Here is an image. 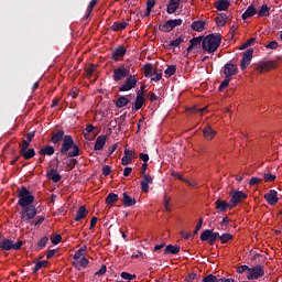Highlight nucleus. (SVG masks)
I'll return each instance as SVG.
<instances>
[{"instance_id":"ea45409f","label":"nucleus","mask_w":282,"mask_h":282,"mask_svg":"<svg viewBox=\"0 0 282 282\" xmlns=\"http://www.w3.org/2000/svg\"><path fill=\"white\" fill-rule=\"evenodd\" d=\"M85 252H87V245H85L84 247H82L79 250L75 252L74 254L75 261H78L80 257H85Z\"/></svg>"},{"instance_id":"6ab92c4d","label":"nucleus","mask_w":282,"mask_h":282,"mask_svg":"<svg viewBox=\"0 0 282 282\" xmlns=\"http://www.w3.org/2000/svg\"><path fill=\"white\" fill-rule=\"evenodd\" d=\"M105 144H107V135H99L96 139L94 151H102V149H105Z\"/></svg>"},{"instance_id":"680f3d73","label":"nucleus","mask_w":282,"mask_h":282,"mask_svg":"<svg viewBox=\"0 0 282 282\" xmlns=\"http://www.w3.org/2000/svg\"><path fill=\"white\" fill-rule=\"evenodd\" d=\"M118 147H119V144H118V143H115V144H112V145H110V147L108 148V151H109L108 158L111 156V155H113V152H116V151L118 150Z\"/></svg>"},{"instance_id":"c03bdc74","label":"nucleus","mask_w":282,"mask_h":282,"mask_svg":"<svg viewBox=\"0 0 282 282\" xmlns=\"http://www.w3.org/2000/svg\"><path fill=\"white\" fill-rule=\"evenodd\" d=\"M175 72H177V66L175 65H170L167 66V68L165 69L164 74L166 76H174Z\"/></svg>"},{"instance_id":"c9c22d12","label":"nucleus","mask_w":282,"mask_h":282,"mask_svg":"<svg viewBox=\"0 0 282 282\" xmlns=\"http://www.w3.org/2000/svg\"><path fill=\"white\" fill-rule=\"evenodd\" d=\"M94 129H96V127H94V124H88L85 130H84V135L87 140H94V137H91V133H94Z\"/></svg>"},{"instance_id":"f3484780","label":"nucleus","mask_w":282,"mask_h":282,"mask_svg":"<svg viewBox=\"0 0 282 282\" xmlns=\"http://www.w3.org/2000/svg\"><path fill=\"white\" fill-rule=\"evenodd\" d=\"M143 180L141 181V191L143 193H149V185L153 184V176L147 174L141 176Z\"/></svg>"},{"instance_id":"6e6d98bb","label":"nucleus","mask_w":282,"mask_h":282,"mask_svg":"<svg viewBox=\"0 0 282 282\" xmlns=\"http://www.w3.org/2000/svg\"><path fill=\"white\" fill-rule=\"evenodd\" d=\"M204 225V218H199L198 223L194 229L193 235H197V232H199V230H202V226Z\"/></svg>"},{"instance_id":"f03ea898","label":"nucleus","mask_w":282,"mask_h":282,"mask_svg":"<svg viewBox=\"0 0 282 282\" xmlns=\"http://www.w3.org/2000/svg\"><path fill=\"white\" fill-rule=\"evenodd\" d=\"M51 142L53 144H61V154L68 155V158H78L80 155V148L74 142V138L67 134L65 135V130L58 129L51 133Z\"/></svg>"},{"instance_id":"a19ab883","label":"nucleus","mask_w":282,"mask_h":282,"mask_svg":"<svg viewBox=\"0 0 282 282\" xmlns=\"http://www.w3.org/2000/svg\"><path fill=\"white\" fill-rule=\"evenodd\" d=\"M218 239L221 243H228V241H232V235L231 234H223V235H219Z\"/></svg>"},{"instance_id":"cd10ccee","label":"nucleus","mask_w":282,"mask_h":282,"mask_svg":"<svg viewBox=\"0 0 282 282\" xmlns=\"http://www.w3.org/2000/svg\"><path fill=\"white\" fill-rule=\"evenodd\" d=\"M129 102H131V100H129V97L120 96L116 100V107H118V109H122V107H127V105H129Z\"/></svg>"},{"instance_id":"49530a36","label":"nucleus","mask_w":282,"mask_h":282,"mask_svg":"<svg viewBox=\"0 0 282 282\" xmlns=\"http://www.w3.org/2000/svg\"><path fill=\"white\" fill-rule=\"evenodd\" d=\"M151 80H154L155 83H158L159 80H162V70H154L152 73Z\"/></svg>"},{"instance_id":"5fc2aeb1","label":"nucleus","mask_w":282,"mask_h":282,"mask_svg":"<svg viewBox=\"0 0 282 282\" xmlns=\"http://www.w3.org/2000/svg\"><path fill=\"white\" fill-rule=\"evenodd\" d=\"M61 241H63V236H61L59 234L51 238V242L53 243V246H58Z\"/></svg>"},{"instance_id":"dca6fc26","label":"nucleus","mask_w":282,"mask_h":282,"mask_svg":"<svg viewBox=\"0 0 282 282\" xmlns=\"http://www.w3.org/2000/svg\"><path fill=\"white\" fill-rule=\"evenodd\" d=\"M46 177L47 180H52V182H54V184H58V182H61L62 176L61 174H58V170L57 169H51L46 172Z\"/></svg>"},{"instance_id":"393cba45","label":"nucleus","mask_w":282,"mask_h":282,"mask_svg":"<svg viewBox=\"0 0 282 282\" xmlns=\"http://www.w3.org/2000/svg\"><path fill=\"white\" fill-rule=\"evenodd\" d=\"M144 102H147V99L144 97L137 96L132 106V111H140V108L144 107Z\"/></svg>"},{"instance_id":"9d476101","label":"nucleus","mask_w":282,"mask_h":282,"mask_svg":"<svg viewBox=\"0 0 282 282\" xmlns=\"http://www.w3.org/2000/svg\"><path fill=\"white\" fill-rule=\"evenodd\" d=\"M252 54H254V50L253 48H248L241 58L240 62V68L242 69V72L245 69H248V66L250 65V63H252Z\"/></svg>"},{"instance_id":"39448f33","label":"nucleus","mask_w":282,"mask_h":282,"mask_svg":"<svg viewBox=\"0 0 282 282\" xmlns=\"http://www.w3.org/2000/svg\"><path fill=\"white\" fill-rule=\"evenodd\" d=\"M262 276H265V269L263 265L258 264L248 269V281H258V279H262Z\"/></svg>"},{"instance_id":"58836bf2","label":"nucleus","mask_w":282,"mask_h":282,"mask_svg":"<svg viewBox=\"0 0 282 282\" xmlns=\"http://www.w3.org/2000/svg\"><path fill=\"white\" fill-rule=\"evenodd\" d=\"M258 17H270V9L268 4H263L258 11Z\"/></svg>"},{"instance_id":"f8f14e48","label":"nucleus","mask_w":282,"mask_h":282,"mask_svg":"<svg viewBox=\"0 0 282 282\" xmlns=\"http://www.w3.org/2000/svg\"><path fill=\"white\" fill-rule=\"evenodd\" d=\"M243 199H248V194L241 192V191H234L231 193V198H230V203H231V206L235 208V206H237L238 204H241V202Z\"/></svg>"},{"instance_id":"7ed1b4c3","label":"nucleus","mask_w":282,"mask_h":282,"mask_svg":"<svg viewBox=\"0 0 282 282\" xmlns=\"http://www.w3.org/2000/svg\"><path fill=\"white\" fill-rule=\"evenodd\" d=\"M219 45H221V34L212 33L203 39L202 50L207 54H215L219 50Z\"/></svg>"},{"instance_id":"412c9836","label":"nucleus","mask_w":282,"mask_h":282,"mask_svg":"<svg viewBox=\"0 0 282 282\" xmlns=\"http://www.w3.org/2000/svg\"><path fill=\"white\" fill-rule=\"evenodd\" d=\"M215 8L218 10V12H225L230 8V1L229 0H218L215 2Z\"/></svg>"},{"instance_id":"f704fd0d","label":"nucleus","mask_w":282,"mask_h":282,"mask_svg":"<svg viewBox=\"0 0 282 282\" xmlns=\"http://www.w3.org/2000/svg\"><path fill=\"white\" fill-rule=\"evenodd\" d=\"M226 21H228V14L226 13H219L218 17H216V24L224 28L226 25Z\"/></svg>"},{"instance_id":"aec40b11","label":"nucleus","mask_w":282,"mask_h":282,"mask_svg":"<svg viewBox=\"0 0 282 282\" xmlns=\"http://www.w3.org/2000/svg\"><path fill=\"white\" fill-rule=\"evenodd\" d=\"M203 135L205 140H213L217 135V131L213 129L209 124H207L203 130Z\"/></svg>"},{"instance_id":"338daca9","label":"nucleus","mask_w":282,"mask_h":282,"mask_svg":"<svg viewBox=\"0 0 282 282\" xmlns=\"http://www.w3.org/2000/svg\"><path fill=\"white\" fill-rule=\"evenodd\" d=\"M260 182H261V178H259V177H251L250 181H249V185L250 186H254L257 184H260Z\"/></svg>"},{"instance_id":"c756f323","label":"nucleus","mask_w":282,"mask_h":282,"mask_svg":"<svg viewBox=\"0 0 282 282\" xmlns=\"http://www.w3.org/2000/svg\"><path fill=\"white\" fill-rule=\"evenodd\" d=\"M54 153H56V150L52 145H46L39 151V155L52 156Z\"/></svg>"},{"instance_id":"a878e982","label":"nucleus","mask_w":282,"mask_h":282,"mask_svg":"<svg viewBox=\"0 0 282 282\" xmlns=\"http://www.w3.org/2000/svg\"><path fill=\"white\" fill-rule=\"evenodd\" d=\"M206 25V21L204 20H196L192 23L191 28L194 32H204V28Z\"/></svg>"},{"instance_id":"7c9ffc66","label":"nucleus","mask_w":282,"mask_h":282,"mask_svg":"<svg viewBox=\"0 0 282 282\" xmlns=\"http://www.w3.org/2000/svg\"><path fill=\"white\" fill-rule=\"evenodd\" d=\"M254 14H257V9L254 8V6L251 4L242 13V19L243 21H246L247 19H250V17H254Z\"/></svg>"},{"instance_id":"4468645a","label":"nucleus","mask_w":282,"mask_h":282,"mask_svg":"<svg viewBox=\"0 0 282 282\" xmlns=\"http://www.w3.org/2000/svg\"><path fill=\"white\" fill-rule=\"evenodd\" d=\"M279 195L276 191L270 189L267 194H264V199L270 206H276L279 204Z\"/></svg>"},{"instance_id":"9b49d317","label":"nucleus","mask_w":282,"mask_h":282,"mask_svg":"<svg viewBox=\"0 0 282 282\" xmlns=\"http://www.w3.org/2000/svg\"><path fill=\"white\" fill-rule=\"evenodd\" d=\"M237 72H239V68L236 64L227 63L223 67V73L225 74V78L232 79V76H237Z\"/></svg>"},{"instance_id":"052dcab7","label":"nucleus","mask_w":282,"mask_h":282,"mask_svg":"<svg viewBox=\"0 0 282 282\" xmlns=\"http://www.w3.org/2000/svg\"><path fill=\"white\" fill-rule=\"evenodd\" d=\"M248 270H250V267H248L246 264L240 265V267L237 268L238 274H243V272H247V274H248Z\"/></svg>"},{"instance_id":"8fccbe9b","label":"nucleus","mask_w":282,"mask_h":282,"mask_svg":"<svg viewBox=\"0 0 282 282\" xmlns=\"http://www.w3.org/2000/svg\"><path fill=\"white\" fill-rule=\"evenodd\" d=\"M218 281H219V276L213 275V274H208L207 276L203 278V282H218Z\"/></svg>"},{"instance_id":"0eeeda50","label":"nucleus","mask_w":282,"mask_h":282,"mask_svg":"<svg viewBox=\"0 0 282 282\" xmlns=\"http://www.w3.org/2000/svg\"><path fill=\"white\" fill-rule=\"evenodd\" d=\"M184 23V20L182 19H174V20H167L164 24L159 25V30L161 32H172V30H175V28H180Z\"/></svg>"},{"instance_id":"20e7f679","label":"nucleus","mask_w":282,"mask_h":282,"mask_svg":"<svg viewBox=\"0 0 282 282\" xmlns=\"http://www.w3.org/2000/svg\"><path fill=\"white\" fill-rule=\"evenodd\" d=\"M131 76V66L120 65L118 68L113 69L112 79L115 83H120V80Z\"/></svg>"},{"instance_id":"1a4fd4ad","label":"nucleus","mask_w":282,"mask_h":282,"mask_svg":"<svg viewBox=\"0 0 282 282\" xmlns=\"http://www.w3.org/2000/svg\"><path fill=\"white\" fill-rule=\"evenodd\" d=\"M137 85L138 78L135 75H130L126 77L124 83L119 86V91H131V89H135Z\"/></svg>"},{"instance_id":"13d9d810","label":"nucleus","mask_w":282,"mask_h":282,"mask_svg":"<svg viewBox=\"0 0 282 282\" xmlns=\"http://www.w3.org/2000/svg\"><path fill=\"white\" fill-rule=\"evenodd\" d=\"M43 221H45V216H40V217H37V220L31 221V226H41V224H43Z\"/></svg>"},{"instance_id":"2eb2a0df","label":"nucleus","mask_w":282,"mask_h":282,"mask_svg":"<svg viewBox=\"0 0 282 282\" xmlns=\"http://www.w3.org/2000/svg\"><path fill=\"white\" fill-rule=\"evenodd\" d=\"M215 206H216V210L218 212V213H226L227 212V209H229V210H232V203H228V202H226V200H221V199H217L216 202H215Z\"/></svg>"},{"instance_id":"603ef678","label":"nucleus","mask_w":282,"mask_h":282,"mask_svg":"<svg viewBox=\"0 0 282 282\" xmlns=\"http://www.w3.org/2000/svg\"><path fill=\"white\" fill-rule=\"evenodd\" d=\"M163 200H164V208H165V210L167 212V213H171V197H169V196H164L163 197Z\"/></svg>"},{"instance_id":"774afa93","label":"nucleus","mask_w":282,"mask_h":282,"mask_svg":"<svg viewBox=\"0 0 282 282\" xmlns=\"http://www.w3.org/2000/svg\"><path fill=\"white\" fill-rule=\"evenodd\" d=\"M139 158L140 160H142L143 164H147V162H149V154L147 153H140Z\"/></svg>"},{"instance_id":"09e8293b","label":"nucleus","mask_w":282,"mask_h":282,"mask_svg":"<svg viewBox=\"0 0 282 282\" xmlns=\"http://www.w3.org/2000/svg\"><path fill=\"white\" fill-rule=\"evenodd\" d=\"M230 79L229 77H225V79L221 82L220 86H219V91H224V89H226V87H228L230 85Z\"/></svg>"},{"instance_id":"79ce46f5","label":"nucleus","mask_w":282,"mask_h":282,"mask_svg":"<svg viewBox=\"0 0 282 282\" xmlns=\"http://www.w3.org/2000/svg\"><path fill=\"white\" fill-rule=\"evenodd\" d=\"M50 241V237L44 236L41 240L37 241V248L39 250H43L45 246H47V242Z\"/></svg>"},{"instance_id":"5701e85b","label":"nucleus","mask_w":282,"mask_h":282,"mask_svg":"<svg viewBox=\"0 0 282 282\" xmlns=\"http://www.w3.org/2000/svg\"><path fill=\"white\" fill-rule=\"evenodd\" d=\"M87 215H89V210H87V207H85V205H82L77 210L75 221H83V219H85Z\"/></svg>"},{"instance_id":"bb28decb","label":"nucleus","mask_w":282,"mask_h":282,"mask_svg":"<svg viewBox=\"0 0 282 282\" xmlns=\"http://www.w3.org/2000/svg\"><path fill=\"white\" fill-rule=\"evenodd\" d=\"M180 246L177 245H167L164 249V254H180Z\"/></svg>"},{"instance_id":"72a5a7b5","label":"nucleus","mask_w":282,"mask_h":282,"mask_svg":"<svg viewBox=\"0 0 282 282\" xmlns=\"http://www.w3.org/2000/svg\"><path fill=\"white\" fill-rule=\"evenodd\" d=\"M20 155L25 160H32V158L36 155V151L34 149H28V150H24L23 152H20Z\"/></svg>"},{"instance_id":"864d4df0","label":"nucleus","mask_w":282,"mask_h":282,"mask_svg":"<svg viewBox=\"0 0 282 282\" xmlns=\"http://www.w3.org/2000/svg\"><path fill=\"white\" fill-rule=\"evenodd\" d=\"M94 72H96V65L91 64L90 67L86 69L87 78H91L94 76Z\"/></svg>"},{"instance_id":"2f4dec72","label":"nucleus","mask_w":282,"mask_h":282,"mask_svg":"<svg viewBox=\"0 0 282 282\" xmlns=\"http://www.w3.org/2000/svg\"><path fill=\"white\" fill-rule=\"evenodd\" d=\"M119 197H118V194L116 193H109L106 197V202L105 204L107 206H113V204H116V202H118Z\"/></svg>"},{"instance_id":"473e14b6","label":"nucleus","mask_w":282,"mask_h":282,"mask_svg":"<svg viewBox=\"0 0 282 282\" xmlns=\"http://www.w3.org/2000/svg\"><path fill=\"white\" fill-rule=\"evenodd\" d=\"M278 63L276 61H268V62H264L260 65V69L263 70V69H275V67H278Z\"/></svg>"},{"instance_id":"3c124183","label":"nucleus","mask_w":282,"mask_h":282,"mask_svg":"<svg viewBox=\"0 0 282 282\" xmlns=\"http://www.w3.org/2000/svg\"><path fill=\"white\" fill-rule=\"evenodd\" d=\"M182 43H184V37L180 36L170 43V47H180V44Z\"/></svg>"},{"instance_id":"de8ad7c7","label":"nucleus","mask_w":282,"mask_h":282,"mask_svg":"<svg viewBox=\"0 0 282 282\" xmlns=\"http://www.w3.org/2000/svg\"><path fill=\"white\" fill-rule=\"evenodd\" d=\"M28 149H30V141L23 139L20 143V153H22L23 151H28Z\"/></svg>"},{"instance_id":"f257e3e1","label":"nucleus","mask_w":282,"mask_h":282,"mask_svg":"<svg viewBox=\"0 0 282 282\" xmlns=\"http://www.w3.org/2000/svg\"><path fill=\"white\" fill-rule=\"evenodd\" d=\"M18 204L22 207L20 212L21 221L30 224L37 215L36 206L32 205L34 203V195L28 189V187L22 186L21 189H18Z\"/></svg>"},{"instance_id":"c85d7f7f","label":"nucleus","mask_w":282,"mask_h":282,"mask_svg":"<svg viewBox=\"0 0 282 282\" xmlns=\"http://www.w3.org/2000/svg\"><path fill=\"white\" fill-rule=\"evenodd\" d=\"M129 25L127 22H113L112 25L110 26V30L112 32H120L122 30H126V28Z\"/></svg>"},{"instance_id":"bf43d9fd","label":"nucleus","mask_w":282,"mask_h":282,"mask_svg":"<svg viewBox=\"0 0 282 282\" xmlns=\"http://www.w3.org/2000/svg\"><path fill=\"white\" fill-rule=\"evenodd\" d=\"M257 41V39L251 37L249 39L245 44L241 45L240 50H246L247 47H250V45H252V43H254Z\"/></svg>"},{"instance_id":"4c0bfd02","label":"nucleus","mask_w":282,"mask_h":282,"mask_svg":"<svg viewBox=\"0 0 282 282\" xmlns=\"http://www.w3.org/2000/svg\"><path fill=\"white\" fill-rule=\"evenodd\" d=\"M48 264L50 262L47 260L36 262L33 268V274H36L41 268H47Z\"/></svg>"},{"instance_id":"0e129e2a","label":"nucleus","mask_w":282,"mask_h":282,"mask_svg":"<svg viewBox=\"0 0 282 282\" xmlns=\"http://www.w3.org/2000/svg\"><path fill=\"white\" fill-rule=\"evenodd\" d=\"M265 47L267 50H276V47H279V42L271 41Z\"/></svg>"},{"instance_id":"69168bd1","label":"nucleus","mask_w":282,"mask_h":282,"mask_svg":"<svg viewBox=\"0 0 282 282\" xmlns=\"http://www.w3.org/2000/svg\"><path fill=\"white\" fill-rule=\"evenodd\" d=\"M69 96H70L73 99L78 98V88L73 87L72 90H70V93H69Z\"/></svg>"},{"instance_id":"4be33fe9","label":"nucleus","mask_w":282,"mask_h":282,"mask_svg":"<svg viewBox=\"0 0 282 282\" xmlns=\"http://www.w3.org/2000/svg\"><path fill=\"white\" fill-rule=\"evenodd\" d=\"M181 0H170L167 4V14H175L177 8H180Z\"/></svg>"},{"instance_id":"ddd939ff","label":"nucleus","mask_w":282,"mask_h":282,"mask_svg":"<svg viewBox=\"0 0 282 282\" xmlns=\"http://www.w3.org/2000/svg\"><path fill=\"white\" fill-rule=\"evenodd\" d=\"M127 54V48L123 45H120L112 50L111 52V58L112 61H122L124 58V55Z\"/></svg>"},{"instance_id":"423d86ee","label":"nucleus","mask_w":282,"mask_h":282,"mask_svg":"<svg viewBox=\"0 0 282 282\" xmlns=\"http://www.w3.org/2000/svg\"><path fill=\"white\" fill-rule=\"evenodd\" d=\"M23 242L21 240L14 242L10 239H2L0 241V250L9 252L10 250H21Z\"/></svg>"},{"instance_id":"e433bc0d","label":"nucleus","mask_w":282,"mask_h":282,"mask_svg":"<svg viewBox=\"0 0 282 282\" xmlns=\"http://www.w3.org/2000/svg\"><path fill=\"white\" fill-rule=\"evenodd\" d=\"M143 70L145 78H151V76H153V73L155 72V69L153 68V64H145Z\"/></svg>"},{"instance_id":"4d7b16f0","label":"nucleus","mask_w":282,"mask_h":282,"mask_svg":"<svg viewBox=\"0 0 282 282\" xmlns=\"http://www.w3.org/2000/svg\"><path fill=\"white\" fill-rule=\"evenodd\" d=\"M264 182H274L276 180V176L272 173L263 174Z\"/></svg>"},{"instance_id":"e2e57ef3","label":"nucleus","mask_w":282,"mask_h":282,"mask_svg":"<svg viewBox=\"0 0 282 282\" xmlns=\"http://www.w3.org/2000/svg\"><path fill=\"white\" fill-rule=\"evenodd\" d=\"M102 175H104L105 177L111 175V166L105 165V166L102 167Z\"/></svg>"},{"instance_id":"a211bd4d","label":"nucleus","mask_w":282,"mask_h":282,"mask_svg":"<svg viewBox=\"0 0 282 282\" xmlns=\"http://www.w3.org/2000/svg\"><path fill=\"white\" fill-rule=\"evenodd\" d=\"M133 162V151L130 149H124V155L121 159L122 166H129Z\"/></svg>"},{"instance_id":"b1692460","label":"nucleus","mask_w":282,"mask_h":282,"mask_svg":"<svg viewBox=\"0 0 282 282\" xmlns=\"http://www.w3.org/2000/svg\"><path fill=\"white\" fill-rule=\"evenodd\" d=\"M122 204L126 208H129L131 206H135V198H132L129 196L127 192L122 194Z\"/></svg>"},{"instance_id":"a18cd8bd","label":"nucleus","mask_w":282,"mask_h":282,"mask_svg":"<svg viewBox=\"0 0 282 282\" xmlns=\"http://www.w3.org/2000/svg\"><path fill=\"white\" fill-rule=\"evenodd\" d=\"M120 276H121V279H124L126 281L131 282V281H133V279H135L137 275L123 271V272H121Z\"/></svg>"},{"instance_id":"6e6552de","label":"nucleus","mask_w":282,"mask_h":282,"mask_svg":"<svg viewBox=\"0 0 282 282\" xmlns=\"http://www.w3.org/2000/svg\"><path fill=\"white\" fill-rule=\"evenodd\" d=\"M219 237V232H214L213 229H205L200 234V241H207L209 246H215V241H217Z\"/></svg>"},{"instance_id":"37998d69","label":"nucleus","mask_w":282,"mask_h":282,"mask_svg":"<svg viewBox=\"0 0 282 282\" xmlns=\"http://www.w3.org/2000/svg\"><path fill=\"white\" fill-rule=\"evenodd\" d=\"M204 41V36H197V37H193L189 43L192 44V47H197V45H202Z\"/></svg>"}]
</instances>
